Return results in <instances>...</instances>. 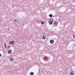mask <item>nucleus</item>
Masks as SVG:
<instances>
[{"instance_id":"10","label":"nucleus","mask_w":75,"mask_h":75,"mask_svg":"<svg viewBox=\"0 0 75 75\" xmlns=\"http://www.w3.org/2000/svg\"><path fill=\"white\" fill-rule=\"evenodd\" d=\"M49 16L50 17H52V14H50Z\"/></svg>"},{"instance_id":"16","label":"nucleus","mask_w":75,"mask_h":75,"mask_svg":"<svg viewBox=\"0 0 75 75\" xmlns=\"http://www.w3.org/2000/svg\"><path fill=\"white\" fill-rule=\"evenodd\" d=\"M74 1H75V0H74Z\"/></svg>"},{"instance_id":"1","label":"nucleus","mask_w":75,"mask_h":75,"mask_svg":"<svg viewBox=\"0 0 75 75\" xmlns=\"http://www.w3.org/2000/svg\"><path fill=\"white\" fill-rule=\"evenodd\" d=\"M48 23L50 25H52V24L53 23V20L51 18H50L48 21Z\"/></svg>"},{"instance_id":"8","label":"nucleus","mask_w":75,"mask_h":75,"mask_svg":"<svg viewBox=\"0 0 75 75\" xmlns=\"http://www.w3.org/2000/svg\"><path fill=\"white\" fill-rule=\"evenodd\" d=\"M9 59L10 61H13V60L14 59H13V58L12 57L10 58H9Z\"/></svg>"},{"instance_id":"12","label":"nucleus","mask_w":75,"mask_h":75,"mask_svg":"<svg viewBox=\"0 0 75 75\" xmlns=\"http://www.w3.org/2000/svg\"><path fill=\"white\" fill-rule=\"evenodd\" d=\"M17 19H14V21L15 22H17Z\"/></svg>"},{"instance_id":"17","label":"nucleus","mask_w":75,"mask_h":75,"mask_svg":"<svg viewBox=\"0 0 75 75\" xmlns=\"http://www.w3.org/2000/svg\"><path fill=\"white\" fill-rule=\"evenodd\" d=\"M75 45H74V47H75Z\"/></svg>"},{"instance_id":"9","label":"nucleus","mask_w":75,"mask_h":75,"mask_svg":"<svg viewBox=\"0 0 75 75\" xmlns=\"http://www.w3.org/2000/svg\"><path fill=\"white\" fill-rule=\"evenodd\" d=\"M30 75H34V72H31L30 73Z\"/></svg>"},{"instance_id":"14","label":"nucleus","mask_w":75,"mask_h":75,"mask_svg":"<svg viewBox=\"0 0 75 75\" xmlns=\"http://www.w3.org/2000/svg\"><path fill=\"white\" fill-rule=\"evenodd\" d=\"M10 47V45H9V46H8L7 47H8V48H9V47Z\"/></svg>"},{"instance_id":"5","label":"nucleus","mask_w":75,"mask_h":75,"mask_svg":"<svg viewBox=\"0 0 75 75\" xmlns=\"http://www.w3.org/2000/svg\"><path fill=\"white\" fill-rule=\"evenodd\" d=\"M54 42V41L53 40H50V44H53Z\"/></svg>"},{"instance_id":"2","label":"nucleus","mask_w":75,"mask_h":75,"mask_svg":"<svg viewBox=\"0 0 75 75\" xmlns=\"http://www.w3.org/2000/svg\"><path fill=\"white\" fill-rule=\"evenodd\" d=\"M70 75H74V74H75V73H74V71H71L70 73H69Z\"/></svg>"},{"instance_id":"13","label":"nucleus","mask_w":75,"mask_h":75,"mask_svg":"<svg viewBox=\"0 0 75 75\" xmlns=\"http://www.w3.org/2000/svg\"><path fill=\"white\" fill-rule=\"evenodd\" d=\"M73 37L74 38H75V34H74L73 35Z\"/></svg>"},{"instance_id":"6","label":"nucleus","mask_w":75,"mask_h":75,"mask_svg":"<svg viewBox=\"0 0 75 75\" xmlns=\"http://www.w3.org/2000/svg\"><path fill=\"white\" fill-rule=\"evenodd\" d=\"M57 24H58V22L57 21H54V25H57Z\"/></svg>"},{"instance_id":"7","label":"nucleus","mask_w":75,"mask_h":75,"mask_svg":"<svg viewBox=\"0 0 75 75\" xmlns=\"http://www.w3.org/2000/svg\"><path fill=\"white\" fill-rule=\"evenodd\" d=\"M11 50H8V54H11Z\"/></svg>"},{"instance_id":"3","label":"nucleus","mask_w":75,"mask_h":75,"mask_svg":"<svg viewBox=\"0 0 75 75\" xmlns=\"http://www.w3.org/2000/svg\"><path fill=\"white\" fill-rule=\"evenodd\" d=\"M14 43V41H11L9 42V44H13Z\"/></svg>"},{"instance_id":"15","label":"nucleus","mask_w":75,"mask_h":75,"mask_svg":"<svg viewBox=\"0 0 75 75\" xmlns=\"http://www.w3.org/2000/svg\"><path fill=\"white\" fill-rule=\"evenodd\" d=\"M1 54H0V57H1Z\"/></svg>"},{"instance_id":"4","label":"nucleus","mask_w":75,"mask_h":75,"mask_svg":"<svg viewBox=\"0 0 75 75\" xmlns=\"http://www.w3.org/2000/svg\"><path fill=\"white\" fill-rule=\"evenodd\" d=\"M47 38V36L45 35H44L42 36V39H43V40H45Z\"/></svg>"},{"instance_id":"11","label":"nucleus","mask_w":75,"mask_h":75,"mask_svg":"<svg viewBox=\"0 0 75 75\" xmlns=\"http://www.w3.org/2000/svg\"><path fill=\"white\" fill-rule=\"evenodd\" d=\"M41 23L42 24H44V22L43 21H42L41 22Z\"/></svg>"}]
</instances>
